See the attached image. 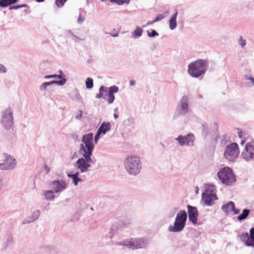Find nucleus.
Instances as JSON below:
<instances>
[{"label": "nucleus", "mask_w": 254, "mask_h": 254, "mask_svg": "<svg viewBox=\"0 0 254 254\" xmlns=\"http://www.w3.org/2000/svg\"><path fill=\"white\" fill-rule=\"evenodd\" d=\"M114 116L115 119L118 118V117H119L118 115L117 114H114Z\"/></svg>", "instance_id": "46"}, {"label": "nucleus", "mask_w": 254, "mask_h": 254, "mask_svg": "<svg viewBox=\"0 0 254 254\" xmlns=\"http://www.w3.org/2000/svg\"><path fill=\"white\" fill-rule=\"evenodd\" d=\"M194 136L192 133H189L187 135H179L176 139L177 140L181 146L184 145H193L194 141Z\"/></svg>", "instance_id": "10"}, {"label": "nucleus", "mask_w": 254, "mask_h": 254, "mask_svg": "<svg viewBox=\"0 0 254 254\" xmlns=\"http://www.w3.org/2000/svg\"><path fill=\"white\" fill-rule=\"evenodd\" d=\"M66 0H56V4L58 7H61L64 5Z\"/></svg>", "instance_id": "32"}, {"label": "nucleus", "mask_w": 254, "mask_h": 254, "mask_svg": "<svg viewBox=\"0 0 254 254\" xmlns=\"http://www.w3.org/2000/svg\"><path fill=\"white\" fill-rule=\"evenodd\" d=\"M105 89V88L103 86H102L100 87L99 93L98 94H97L96 95V97L97 98H100L102 97H103V92L104 91ZM105 92H106V90H105Z\"/></svg>", "instance_id": "28"}, {"label": "nucleus", "mask_w": 254, "mask_h": 254, "mask_svg": "<svg viewBox=\"0 0 254 254\" xmlns=\"http://www.w3.org/2000/svg\"><path fill=\"white\" fill-rule=\"evenodd\" d=\"M249 79L251 80V81L252 82V85H254V78L253 77H251V78H249Z\"/></svg>", "instance_id": "43"}, {"label": "nucleus", "mask_w": 254, "mask_h": 254, "mask_svg": "<svg viewBox=\"0 0 254 254\" xmlns=\"http://www.w3.org/2000/svg\"><path fill=\"white\" fill-rule=\"evenodd\" d=\"M207 63L204 60H198L189 65L188 72L192 77H198L207 69Z\"/></svg>", "instance_id": "2"}, {"label": "nucleus", "mask_w": 254, "mask_h": 254, "mask_svg": "<svg viewBox=\"0 0 254 254\" xmlns=\"http://www.w3.org/2000/svg\"><path fill=\"white\" fill-rule=\"evenodd\" d=\"M181 108L179 110V114L180 115L186 114L188 111L187 98L185 96L183 97L181 100Z\"/></svg>", "instance_id": "15"}, {"label": "nucleus", "mask_w": 254, "mask_h": 254, "mask_svg": "<svg viewBox=\"0 0 254 254\" xmlns=\"http://www.w3.org/2000/svg\"><path fill=\"white\" fill-rule=\"evenodd\" d=\"M189 218L193 224H196L197 221L198 211L196 207L188 205Z\"/></svg>", "instance_id": "13"}, {"label": "nucleus", "mask_w": 254, "mask_h": 254, "mask_svg": "<svg viewBox=\"0 0 254 254\" xmlns=\"http://www.w3.org/2000/svg\"><path fill=\"white\" fill-rule=\"evenodd\" d=\"M6 68L2 64H0V72H5Z\"/></svg>", "instance_id": "38"}, {"label": "nucleus", "mask_w": 254, "mask_h": 254, "mask_svg": "<svg viewBox=\"0 0 254 254\" xmlns=\"http://www.w3.org/2000/svg\"><path fill=\"white\" fill-rule=\"evenodd\" d=\"M240 44L242 46V47H244L246 45V40H243L242 37H240V40L239 42Z\"/></svg>", "instance_id": "37"}, {"label": "nucleus", "mask_w": 254, "mask_h": 254, "mask_svg": "<svg viewBox=\"0 0 254 254\" xmlns=\"http://www.w3.org/2000/svg\"><path fill=\"white\" fill-rule=\"evenodd\" d=\"M242 156L246 161H251L254 158V143L248 142L243 151Z\"/></svg>", "instance_id": "8"}, {"label": "nucleus", "mask_w": 254, "mask_h": 254, "mask_svg": "<svg viewBox=\"0 0 254 254\" xmlns=\"http://www.w3.org/2000/svg\"><path fill=\"white\" fill-rule=\"evenodd\" d=\"M154 22H155L154 20H153V21H149L147 23V24L150 25V24L154 23Z\"/></svg>", "instance_id": "45"}, {"label": "nucleus", "mask_w": 254, "mask_h": 254, "mask_svg": "<svg viewBox=\"0 0 254 254\" xmlns=\"http://www.w3.org/2000/svg\"><path fill=\"white\" fill-rule=\"evenodd\" d=\"M250 238L251 242L254 243V227L251 229L250 231Z\"/></svg>", "instance_id": "31"}, {"label": "nucleus", "mask_w": 254, "mask_h": 254, "mask_svg": "<svg viewBox=\"0 0 254 254\" xmlns=\"http://www.w3.org/2000/svg\"><path fill=\"white\" fill-rule=\"evenodd\" d=\"M93 80L91 78H87L86 80V87L87 88L90 89L93 87Z\"/></svg>", "instance_id": "25"}, {"label": "nucleus", "mask_w": 254, "mask_h": 254, "mask_svg": "<svg viewBox=\"0 0 254 254\" xmlns=\"http://www.w3.org/2000/svg\"><path fill=\"white\" fill-rule=\"evenodd\" d=\"M112 2H115L119 5H122L124 3H128L130 0H111Z\"/></svg>", "instance_id": "27"}, {"label": "nucleus", "mask_w": 254, "mask_h": 254, "mask_svg": "<svg viewBox=\"0 0 254 254\" xmlns=\"http://www.w3.org/2000/svg\"><path fill=\"white\" fill-rule=\"evenodd\" d=\"M240 240L247 246H254V243L251 242L248 233H245L239 236Z\"/></svg>", "instance_id": "16"}, {"label": "nucleus", "mask_w": 254, "mask_h": 254, "mask_svg": "<svg viewBox=\"0 0 254 254\" xmlns=\"http://www.w3.org/2000/svg\"><path fill=\"white\" fill-rule=\"evenodd\" d=\"M54 191L52 190H48L45 193V197L47 199L51 200L53 199L55 197V195L54 194Z\"/></svg>", "instance_id": "24"}, {"label": "nucleus", "mask_w": 254, "mask_h": 254, "mask_svg": "<svg viewBox=\"0 0 254 254\" xmlns=\"http://www.w3.org/2000/svg\"><path fill=\"white\" fill-rule=\"evenodd\" d=\"M187 214L185 210H180L177 214L174 225H170L169 230L170 232H177L182 231L185 227Z\"/></svg>", "instance_id": "4"}, {"label": "nucleus", "mask_w": 254, "mask_h": 254, "mask_svg": "<svg viewBox=\"0 0 254 254\" xmlns=\"http://www.w3.org/2000/svg\"><path fill=\"white\" fill-rule=\"evenodd\" d=\"M164 17V16L163 15L159 14L157 16V17L155 19L154 21H155V22H156L157 21H160V20H162V19H163Z\"/></svg>", "instance_id": "36"}, {"label": "nucleus", "mask_w": 254, "mask_h": 254, "mask_svg": "<svg viewBox=\"0 0 254 254\" xmlns=\"http://www.w3.org/2000/svg\"><path fill=\"white\" fill-rule=\"evenodd\" d=\"M142 33V30L140 28H136L133 32V35L134 37L136 38L137 37H139L141 35Z\"/></svg>", "instance_id": "26"}, {"label": "nucleus", "mask_w": 254, "mask_h": 254, "mask_svg": "<svg viewBox=\"0 0 254 254\" xmlns=\"http://www.w3.org/2000/svg\"><path fill=\"white\" fill-rule=\"evenodd\" d=\"M93 138V134L91 133L83 136L82 142L83 143L81 144L79 152L85 157V159L83 158L79 159L75 165L77 169L80 170L81 172L87 171L88 168L90 167L89 163L92 162L90 156L94 148Z\"/></svg>", "instance_id": "1"}, {"label": "nucleus", "mask_w": 254, "mask_h": 254, "mask_svg": "<svg viewBox=\"0 0 254 254\" xmlns=\"http://www.w3.org/2000/svg\"><path fill=\"white\" fill-rule=\"evenodd\" d=\"M17 0H0V6L2 7H6L11 4L15 3Z\"/></svg>", "instance_id": "20"}, {"label": "nucleus", "mask_w": 254, "mask_h": 254, "mask_svg": "<svg viewBox=\"0 0 254 254\" xmlns=\"http://www.w3.org/2000/svg\"><path fill=\"white\" fill-rule=\"evenodd\" d=\"M36 1L38 2H43L45 0H36Z\"/></svg>", "instance_id": "47"}, {"label": "nucleus", "mask_w": 254, "mask_h": 254, "mask_svg": "<svg viewBox=\"0 0 254 254\" xmlns=\"http://www.w3.org/2000/svg\"><path fill=\"white\" fill-rule=\"evenodd\" d=\"M78 175L79 172H78L74 174H67L68 177L71 178L72 179L73 183L75 186H76L77 185V183L78 181H81V180L78 178Z\"/></svg>", "instance_id": "21"}, {"label": "nucleus", "mask_w": 254, "mask_h": 254, "mask_svg": "<svg viewBox=\"0 0 254 254\" xmlns=\"http://www.w3.org/2000/svg\"><path fill=\"white\" fill-rule=\"evenodd\" d=\"M178 15V12L176 11L175 13L172 16L169 20V26L171 30L174 29L177 26L176 18Z\"/></svg>", "instance_id": "18"}, {"label": "nucleus", "mask_w": 254, "mask_h": 254, "mask_svg": "<svg viewBox=\"0 0 254 254\" xmlns=\"http://www.w3.org/2000/svg\"><path fill=\"white\" fill-rule=\"evenodd\" d=\"M104 98L107 101L109 104L112 103L114 100H115V96L114 94L109 92H108V93L107 95V96H105Z\"/></svg>", "instance_id": "23"}, {"label": "nucleus", "mask_w": 254, "mask_h": 254, "mask_svg": "<svg viewBox=\"0 0 254 254\" xmlns=\"http://www.w3.org/2000/svg\"><path fill=\"white\" fill-rule=\"evenodd\" d=\"M202 198L206 204L211 205L212 201L216 199V196L212 191L206 190L202 193Z\"/></svg>", "instance_id": "12"}, {"label": "nucleus", "mask_w": 254, "mask_h": 254, "mask_svg": "<svg viewBox=\"0 0 254 254\" xmlns=\"http://www.w3.org/2000/svg\"><path fill=\"white\" fill-rule=\"evenodd\" d=\"M1 158L3 161L2 163H0V169L1 170H11L15 167V160L11 156L6 153H4Z\"/></svg>", "instance_id": "7"}, {"label": "nucleus", "mask_w": 254, "mask_h": 254, "mask_svg": "<svg viewBox=\"0 0 254 254\" xmlns=\"http://www.w3.org/2000/svg\"><path fill=\"white\" fill-rule=\"evenodd\" d=\"M124 245L132 249L142 248L145 246L143 240L139 238H132L129 241L126 242Z\"/></svg>", "instance_id": "11"}, {"label": "nucleus", "mask_w": 254, "mask_h": 254, "mask_svg": "<svg viewBox=\"0 0 254 254\" xmlns=\"http://www.w3.org/2000/svg\"><path fill=\"white\" fill-rule=\"evenodd\" d=\"M118 91H119V88L117 86L114 85V86H111L109 88L108 92L114 94V93H117L118 92Z\"/></svg>", "instance_id": "29"}, {"label": "nucleus", "mask_w": 254, "mask_h": 254, "mask_svg": "<svg viewBox=\"0 0 254 254\" xmlns=\"http://www.w3.org/2000/svg\"><path fill=\"white\" fill-rule=\"evenodd\" d=\"M56 82L55 81H51V82H44L42 84V85H41V89H45L48 86L50 85H51V84H55Z\"/></svg>", "instance_id": "30"}, {"label": "nucleus", "mask_w": 254, "mask_h": 254, "mask_svg": "<svg viewBox=\"0 0 254 254\" xmlns=\"http://www.w3.org/2000/svg\"><path fill=\"white\" fill-rule=\"evenodd\" d=\"M148 35L150 37L158 36V33L154 30H152L151 32L148 31Z\"/></svg>", "instance_id": "33"}, {"label": "nucleus", "mask_w": 254, "mask_h": 254, "mask_svg": "<svg viewBox=\"0 0 254 254\" xmlns=\"http://www.w3.org/2000/svg\"><path fill=\"white\" fill-rule=\"evenodd\" d=\"M125 166L127 171L132 175L138 174L141 170L140 158L137 156H128L125 160Z\"/></svg>", "instance_id": "3"}, {"label": "nucleus", "mask_w": 254, "mask_h": 254, "mask_svg": "<svg viewBox=\"0 0 254 254\" xmlns=\"http://www.w3.org/2000/svg\"><path fill=\"white\" fill-rule=\"evenodd\" d=\"M245 142V140H242V141H241V144H244Z\"/></svg>", "instance_id": "48"}, {"label": "nucleus", "mask_w": 254, "mask_h": 254, "mask_svg": "<svg viewBox=\"0 0 254 254\" xmlns=\"http://www.w3.org/2000/svg\"><path fill=\"white\" fill-rule=\"evenodd\" d=\"M53 185L55 186L54 188V192H58L65 188L66 184L62 182L60 183L59 181H54L53 182Z\"/></svg>", "instance_id": "17"}, {"label": "nucleus", "mask_w": 254, "mask_h": 254, "mask_svg": "<svg viewBox=\"0 0 254 254\" xmlns=\"http://www.w3.org/2000/svg\"><path fill=\"white\" fill-rule=\"evenodd\" d=\"M54 81L56 82L55 83H58L61 85H63L64 84H65L66 80H65V79H64L63 80H60L59 81Z\"/></svg>", "instance_id": "39"}, {"label": "nucleus", "mask_w": 254, "mask_h": 254, "mask_svg": "<svg viewBox=\"0 0 254 254\" xmlns=\"http://www.w3.org/2000/svg\"><path fill=\"white\" fill-rule=\"evenodd\" d=\"M45 77L46 78H51L58 77L59 79H61L62 78V76L60 75L53 74V75H47Z\"/></svg>", "instance_id": "35"}, {"label": "nucleus", "mask_w": 254, "mask_h": 254, "mask_svg": "<svg viewBox=\"0 0 254 254\" xmlns=\"http://www.w3.org/2000/svg\"><path fill=\"white\" fill-rule=\"evenodd\" d=\"M231 211L234 212L235 214H238L240 212L239 210L236 209L235 206L234 209H232Z\"/></svg>", "instance_id": "41"}, {"label": "nucleus", "mask_w": 254, "mask_h": 254, "mask_svg": "<svg viewBox=\"0 0 254 254\" xmlns=\"http://www.w3.org/2000/svg\"><path fill=\"white\" fill-rule=\"evenodd\" d=\"M217 175L221 181L226 185H231L236 181L232 170L229 167L223 168L218 172Z\"/></svg>", "instance_id": "5"}, {"label": "nucleus", "mask_w": 254, "mask_h": 254, "mask_svg": "<svg viewBox=\"0 0 254 254\" xmlns=\"http://www.w3.org/2000/svg\"><path fill=\"white\" fill-rule=\"evenodd\" d=\"M250 211L249 209H245L243 210L242 213L238 217L239 220H242L246 219L249 215Z\"/></svg>", "instance_id": "22"}, {"label": "nucleus", "mask_w": 254, "mask_h": 254, "mask_svg": "<svg viewBox=\"0 0 254 254\" xmlns=\"http://www.w3.org/2000/svg\"><path fill=\"white\" fill-rule=\"evenodd\" d=\"M240 153L239 147L237 143H232L228 145L224 153V157L229 161H234Z\"/></svg>", "instance_id": "6"}, {"label": "nucleus", "mask_w": 254, "mask_h": 254, "mask_svg": "<svg viewBox=\"0 0 254 254\" xmlns=\"http://www.w3.org/2000/svg\"><path fill=\"white\" fill-rule=\"evenodd\" d=\"M12 113L10 109H6L2 116L1 123L6 128H9L13 126Z\"/></svg>", "instance_id": "9"}, {"label": "nucleus", "mask_w": 254, "mask_h": 254, "mask_svg": "<svg viewBox=\"0 0 254 254\" xmlns=\"http://www.w3.org/2000/svg\"><path fill=\"white\" fill-rule=\"evenodd\" d=\"M135 81L134 80H131L130 81V84L132 86L133 85L135 84Z\"/></svg>", "instance_id": "44"}, {"label": "nucleus", "mask_w": 254, "mask_h": 254, "mask_svg": "<svg viewBox=\"0 0 254 254\" xmlns=\"http://www.w3.org/2000/svg\"><path fill=\"white\" fill-rule=\"evenodd\" d=\"M110 128L111 125L109 123H103L98 130L97 134L95 137V140L97 139L99 134L101 133L105 134L106 132L110 129Z\"/></svg>", "instance_id": "14"}, {"label": "nucleus", "mask_w": 254, "mask_h": 254, "mask_svg": "<svg viewBox=\"0 0 254 254\" xmlns=\"http://www.w3.org/2000/svg\"><path fill=\"white\" fill-rule=\"evenodd\" d=\"M26 6H27L26 4H22V5H14V6H12L9 7V10H11V9H18L19 8L26 7Z\"/></svg>", "instance_id": "34"}, {"label": "nucleus", "mask_w": 254, "mask_h": 254, "mask_svg": "<svg viewBox=\"0 0 254 254\" xmlns=\"http://www.w3.org/2000/svg\"><path fill=\"white\" fill-rule=\"evenodd\" d=\"M83 21H84V18L81 15H80L78 18V22L79 23H81Z\"/></svg>", "instance_id": "40"}, {"label": "nucleus", "mask_w": 254, "mask_h": 254, "mask_svg": "<svg viewBox=\"0 0 254 254\" xmlns=\"http://www.w3.org/2000/svg\"><path fill=\"white\" fill-rule=\"evenodd\" d=\"M232 209H234V203L233 201H230L227 204H224L222 206V209L226 213L231 212Z\"/></svg>", "instance_id": "19"}, {"label": "nucleus", "mask_w": 254, "mask_h": 254, "mask_svg": "<svg viewBox=\"0 0 254 254\" xmlns=\"http://www.w3.org/2000/svg\"><path fill=\"white\" fill-rule=\"evenodd\" d=\"M202 127H203L204 128V129L206 128L205 127H204V125H203V126H202Z\"/></svg>", "instance_id": "49"}, {"label": "nucleus", "mask_w": 254, "mask_h": 254, "mask_svg": "<svg viewBox=\"0 0 254 254\" xmlns=\"http://www.w3.org/2000/svg\"><path fill=\"white\" fill-rule=\"evenodd\" d=\"M238 136L240 138H242L243 137V131L242 130H239L238 132Z\"/></svg>", "instance_id": "42"}]
</instances>
